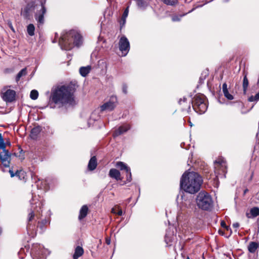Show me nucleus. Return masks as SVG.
Instances as JSON below:
<instances>
[{"instance_id":"nucleus-6","label":"nucleus","mask_w":259,"mask_h":259,"mask_svg":"<svg viewBox=\"0 0 259 259\" xmlns=\"http://www.w3.org/2000/svg\"><path fill=\"white\" fill-rule=\"evenodd\" d=\"M214 172L217 178H225L226 174V163L222 158H219L214 162Z\"/></svg>"},{"instance_id":"nucleus-8","label":"nucleus","mask_w":259,"mask_h":259,"mask_svg":"<svg viewBox=\"0 0 259 259\" xmlns=\"http://www.w3.org/2000/svg\"><path fill=\"white\" fill-rule=\"evenodd\" d=\"M119 48L122 53V55L125 56L129 52L130 49V42L128 39L125 36H122L119 41Z\"/></svg>"},{"instance_id":"nucleus-5","label":"nucleus","mask_w":259,"mask_h":259,"mask_svg":"<svg viewBox=\"0 0 259 259\" xmlns=\"http://www.w3.org/2000/svg\"><path fill=\"white\" fill-rule=\"evenodd\" d=\"M192 106L196 112L199 114L204 113L207 108L204 96L202 95L196 96L192 101Z\"/></svg>"},{"instance_id":"nucleus-29","label":"nucleus","mask_w":259,"mask_h":259,"mask_svg":"<svg viewBox=\"0 0 259 259\" xmlns=\"http://www.w3.org/2000/svg\"><path fill=\"white\" fill-rule=\"evenodd\" d=\"M38 179V182L36 181V183H37V187L41 189H47V186L45 182H44V184H42V182L41 181L40 184H39V181H40V179L38 178H37Z\"/></svg>"},{"instance_id":"nucleus-28","label":"nucleus","mask_w":259,"mask_h":259,"mask_svg":"<svg viewBox=\"0 0 259 259\" xmlns=\"http://www.w3.org/2000/svg\"><path fill=\"white\" fill-rule=\"evenodd\" d=\"M259 100V92L254 96H251L248 98L249 102H257Z\"/></svg>"},{"instance_id":"nucleus-22","label":"nucleus","mask_w":259,"mask_h":259,"mask_svg":"<svg viewBox=\"0 0 259 259\" xmlns=\"http://www.w3.org/2000/svg\"><path fill=\"white\" fill-rule=\"evenodd\" d=\"M149 3V0H138L137 4L141 9L146 8Z\"/></svg>"},{"instance_id":"nucleus-15","label":"nucleus","mask_w":259,"mask_h":259,"mask_svg":"<svg viewBox=\"0 0 259 259\" xmlns=\"http://www.w3.org/2000/svg\"><path fill=\"white\" fill-rule=\"evenodd\" d=\"M98 55V53L96 51H94L91 54V58L92 63L95 64L97 63V65H103V64L105 63L106 62L103 60H99L96 61V60L98 59L97 58Z\"/></svg>"},{"instance_id":"nucleus-20","label":"nucleus","mask_w":259,"mask_h":259,"mask_svg":"<svg viewBox=\"0 0 259 259\" xmlns=\"http://www.w3.org/2000/svg\"><path fill=\"white\" fill-rule=\"evenodd\" d=\"M90 66H82L79 69V73L82 76H85L91 71Z\"/></svg>"},{"instance_id":"nucleus-24","label":"nucleus","mask_w":259,"mask_h":259,"mask_svg":"<svg viewBox=\"0 0 259 259\" xmlns=\"http://www.w3.org/2000/svg\"><path fill=\"white\" fill-rule=\"evenodd\" d=\"M35 27L33 24H30L27 26V31L30 36H33L34 34Z\"/></svg>"},{"instance_id":"nucleus-7","label":"nucleus","mask_w":259,"mask_h":259,"mask_svg":"<svg viewBox=\"0 0 259 259\" xmlns=\"http://www.w3.org/2000/svg\"><path fill=\"white\" fill-rule=\"evenodd\" d=\"M117 104V100L115 96H111L109 100L100 107V111H110L113 110Z\"/></svg>"},{"instance_id":"nucleus-53","label":"nucleus","mask_w":259,"mask_h":259,"mask_svg":"<svg viewBox=\"0 0 259 259\" xmlns=\"http://www.w3.org/2000/svg\"><path fill=\"white\" fill-rule=\"evenodd\" d=\"M187 259H190V258H189V257H188Z\"/></svg>"},{"instance_id":"nucleus-32","label":"nucleus","mask_w":259,"mask_h":259,"mask_svg":"<svg viewBox=\"0 0 259 259\" xmlns=\"http://www.w3.org/2000/svg\"><path fill=\"white\" fill-rule=\"evenodd\" d=\"M5 148L6 144H5L2 134L0 133V149H4Z\"/></svg>"},{"instance_id":"nucleus-52","label":"nucleus","mask_w":259,"mask_h":259,"mask_svg":"<svg viewBox=\"0 0 259 259\" xmlns=\"http://www.w3.org/2000/svg\"><path fill=\"white\" fill-rule=\"evenodd\" d=\"M30 225H29V226H28V229L29 228H30Z\"/></svg>"},{"instance_id":"nucleus-3","label":"nucleus","mask_w":259,"mask_h":259,"mask_svg":"<svg viewBox=\"0 0 259 259\" xmlns=\"http://www.w3.org/2000/svg\"><path fill=\"white\" fill-rule=\"evenodd\" d=\"M82 43V38L75 30H70L61 36L59 45L62 50H70L74 46L79 47Z\"/></svg>"},{"instance_id":"nucleus-13","label":"nucleus","mask_w":259,"mask_h":259,"mask_svg":"<svg viewBox=\"0 0 259 259\" xmlns=\"http://www.w3.org/2000/svg\"><path fill=\"white\" fill-rule=\"evenodd\" d=\"M130 128V126L127 124H123L118 128L117 130H115L113 133V136L114 137H117L120 135L125 133Z\"/></svg>"},{"instance_id":"nucleus-2","label":"nucleus","mask_w":259,"mask_h":259,"mask_svg":"<svg viewBox=\"0 0 259 259\" xmlns=\"http://www.w3.org/2000/svg\"><path fill=\"white\" fill-rule=\"evenodd\" d=\"M201 177L195 172H185L180 182L181 188L186 192L194 194L198 192L202 183Z\"/></svg>"},{"instance_id":"nucleus-10","label":"nucleus","mask_w":259,"mask_h":259,"mask_svg":"<svg viewBox=\"0 0 259 259\" xmlns=\"http://www.w3.org/2000/svg\"><path fill=\"white\" fill-rule=\"evenodd\" d=\"M2 150L3 151L0 153V159L2 163L5 167H9L11 154L6 148Z\"/></svg>"},{"instance_id":"nucleus-18","label":"nucleus","mask_w":259,"mask_h":259,"mask_svg":"<svg viewBox=\"0 0 259 259\" xmlns=\"http://www.w3.org/2000/svg\"><path fill=\"white\" fill-rule=\"evenodd\" d=\"M97 166V159L95 156L92 157L88 164V168L91 170H93L96 168Z\"/></svg>"},{"instance_id":"nucleus-40","label":"nucleus","mask_w":259,"mask_h":259,"mask_svg":"<svg viewBox=\"0 0 259 259\" xmlns=\"http://www.w3.org/2000/svg\"><path fill=\"white\" fill-rule=\"evenodd\" d=\"M127 173V181H128V182H130L132 180V174H131V170L130 171V172H126Z\"/></svg>"},{"instance_id":"nucleus-44","label":"nucleus","mask_w":259,"mask_h":259,"mask_svg":"<svg viewBox=\"0 0 259 259\" xmlns=\"http://www.w3.org/2000/svg\"><path fill=\"white\" fill-rule=\"evenodd\" d=\"M9 172H10V175H11V177L12 178V177H14V176H16V172H15V173H14V172H13V171L12 170V169H10L9 170Z\"/></svg>"},{"instance_id":"nucleus-42","label":"nucleus","mask_w":259,"mask_h":259,"mask_svg":"<svg viewBox=\"0 0 259 259\" xmlns=\"http://www.w3.org/2000/svg\"><path fill=\"white\" fill-rule=\"evenodd\" d=\"M172 20L173 21H179L180 20V18L178 16H175L172 17Z\"/></svg>"},{"instance_id":"nucleus-51","label":"nucleus","mask_w":259,"mask_h":259,"mask_svg":"<svg viewBox=\"0 0 259 259\" xmlns=\"http://www.w3.org/2000/svg\"><path fill=\"white\" fill-rule=\"evenodd\" d=\"M248 191V189H245L244 190V193L245 194Z\"/></svg>"},{"instance_id":"nucleus-19","label":"nucleus","mask_w":259,"mask_h":259,"mask_svg":"<svg viewBox=\"0 0 259 259\" xmlns=\"http://www.w3.org/2000/svg\"><path fill=\"white\" fill-rule=\"evenodd\" d=\"M115 166L121 170H125L126 172H128L130 171V168L123 162L118 161L116 162Z\"/></svg>"},{"instance_id":"nucleus-33","label":"nucleus","mask_w":259,"mask_h":259,"mask_svg":"<svg viewBox=\"0 0 259 259\" xmlns=\"http://www.w3.org/2000/svg\"><path fill=\"white\" fill-rule=\"evenodd\" d=\"M24 172L22 170H17L16 172V176L18 177L20 180L24 178Z\"/></svg>"},{"instance_id":"nucleus-43","label":"nucleus","mask_w":259,"mask_h":259,"mask_svg":"<svg viewBox=\"0 0 259 259\" xmlns=\"http://www.w3.org/2000/svg\"><path fill=\"white\" fill-rule=\"evenodd\" d=\"M122 91L124 94L127 93V86L125 85H123L122 87Z\"/></svg>"},{"instance_id":"nucleus-9","label":"nucleus","mask_w":259,"mask_h":259,"mask_svg":"<svg viewBox=\"0 0 259 259\" xmlns=\"http://www.w3.org/2000/svg\"><path fill=\"white\" fill-rule=\"evenodd\" d=\"M37 12L35 15V18L38 23L42 24L44 22V15L46 12L44 5L41 3L40 5L36 6Z\"/></svg>"},{"instance_id":"nucleus-26","label":"nucleus","mask_w":259,"mask_h":259,"mask_svg":"<svg viewBox=\"0 0 259 259\" xmlns=\"http://www.w3.org/2000/svg\"><path fill=\"white\" fill-rule=\"evenodd\" d=\"M26 69H22L18 73V74H17V75L16 76V81L18 82L19 81V80L20 79V78L21 77V76H22L23 75L26 74Z\"/></svg>"},{"instance_id":"nucleus-30","label":"nucleus","mask_w":259,"mask_h":259,"mask_svg":"<svg viewBox=\"0 0 259 259\" xmlns=\"http://www.w3.org/2000/svg\"><path fill=\"white\" fill-rule=\"evenodd\" d=\"M38 93L36 90H32L30 93V98L32 100H36L38 98Z\"/></svg>"},{"instance_id":"nucleus-27","label":"nucleus","mask_w":259,"mask_h":259,"mask_svg":"<svg viewBox=\"0 0 259 259\" xmlns=\"http://www.w3.org/2000/svg\"><path fill=\"white\" fill-rule=\"evenodd\" d=\"M248 85V80L246 76H245L243 78V91L244 92H246L247 90V88Z\"/></svg>"},{"instance_id":"nucleus-14","label":"nucleus","mask_w":259,"mask_h":259,"mask_svg":"<svg viewBox=\"0 0 259 259\" xmlns=\"http://www.w3.org/2000/svg\"><path fill=\"white\" fill-rule=\"evenodd\" d=\"M109 176L116 180H121L120 172L119 170L115 168H111L109 172Z\"/></svg>"},{"instance_id":"nucleus-34","label":"nucleus","mask_w":259,"mask_h":259,"mask_svg":"<svg viewBox=\"0 0 259 259\" xmlns=\"http://www.w3.org/2000/svg\"><path fill=\"white\" fill-rule=\"evenodd\" d=\"M48 223V221L46 220H42L40 222L38 223L37 227L40 228L42 230L44 229V227L46 225V224Z\"/></svg>"},{"instance_id":"nucleus-12","label":"nucleus","mask_w":259,"mask_h":259,"mask_svg":"<svg viewBox=\"0 0 259 259\" xmlns=\"http://www.w3.org/2000/svg\"><path fill=\"white\" fill-rule=\"evenodd\" d=\"M34 4L29 3L27 6L22 9L21 14L25 19H29L31 15L32 12L34 10Z\"/></svg>"},{"instance_id":"nucleus-47","label":"nucleus","mask_w":259,"mask_h":259,"mask_svg":"<svg viewBox=\"0 0 259 259\" xmlns=\"http://www.w3.org/2000/svg\"><path fill=\"white\" fill-rule=\"evenodd\" d=\"M8 24H9V27L11 28V29L13 31H14V28H13V26H12V23H8Z\"/></svg>"},{"instance_id":"nucleus-35","label":"nucleus","mask_w":259,"mask_h":259,"mask_svg":"<svg viewBox=\"0 0 259 259\" xmlns=\"http://www.w3.org/2000/svg\"><path fill=\"white\" fill-rule=\"evenodd\" d=\"M125 22H126V18L121 17V19L119 21L120 28H122L124 26Z\"/></svg>"},{"instance_id":"nucleus-50","label":"nucleus","mask_w":259,"mask_h":259,"mask_svg":"<svg viewBox=\"0 0 259 259\" xmlns=\"http://www.w3.org/2000/svg\"><path fill=\"white\" fill-rule=\"evenodd\" d=\"M34 251L35 252L36 254H39V252H37V250H34Z\"/></svg>"},{"instance_id":"nucleus-23","label":"nucleus","mask_w":259,"mask_h":259,"mask_svg":"<svg viewBox=\"0 0 259 259\" xmlns=\"http://www.w3.org/2000/svg\"><path fill=\"white\" fill-rule=\"evenodd\" d=\"M258 247V244L254 242H251L248 246V250L250 252H254Z\"/></svg>"},{"instance_id":"nucleus-16","label":"nucleus","mask_w":259,"mask_h":259,"mask_svg":"<svg viewBox=\"0 0 259 259\" xmlns=\"http://www.w3.org/2000/svg\"><path fill=\"white\" fill-rule=\"evenodd\" d=\"M259 215V208L253 207L250 210L249 213H247L246 215L248 218H254Z\"/></svg>"},{"instance_id":"nucleus-46","label":"nucleus","mask_w":259,"mask_h":259,"mask_svg":"<svg viewBox=\"0 0 259 259\" xmlns=\"http://www.w3.org/2000/svg\"><path fill=\"white\" fill-rule=\"evenodd\" d=\"M106 243L109 245L110 244V239L109 238H107L106 239Z\"/></svg>"},{"instance_id":"nucleus-41","label":"nucleus","mask_w":259,"mask_h":259,"mask_svg":"<svg viewBox=\"0 0 259 259\" xmlns=\"http://www.w3.org/2000/svg\"><path fill=\"white\" fill-rule=\"evenodd\" d=\"M222 89H223V93L225 92L226 91H228L227 85L226 83H225L223 84Z\"/></svg>"},{"instance_id":"nucleus-49","label":"nucleus","mask_w":259,"mask_h":259,"mask_svg":"<svg viewBox=\"0 0 259 259\" xmlns=\"http://www.w3.org/2000/svg\"><path fill=\"white\" fill-rule=\"evenodd\" d=\"M6 146L7 145H8V146H10V142H6Z\"/></svg>"},{"instance_id":"nucleus-17","label":"nucleus","mask_w":259,"mask_h":259,"mask_svg":"<svg viewBox=\"0 0 259 259\" xmlns=\"http://www.w3.org/2000/svg\"><path fill=\"white\" fill-rule=\"evenodd\" d=\"M83 253V249L80 246H77L75 250V252L73 254V259H77L79 257L81 256Z\"/></svg>"},{"instance_id":"nucleus-11","label":"nucleus","mask_w":259,"mask_h":259,"mask_svg":"<svg viewBox=\"0 0 259 259\" xmlns=\"http://www.w3.org/2000/svg\"><path fill=\"white\" fill-rule=\"evenodd\" d=\"M16 92L14 90L4 89L2 92L3 99L6 102H11L15 100Z\"/></svg>"},{"instance_id":"nucleus-4","label":"nucleus","mask_w":259,"mask_h":259,"mask_svg":"<svg viewBox=\"0 0 259 259\" xmlns=\"http://www.w3.org/2000/svg\"><path fill=\"white\" fill-rule=\"evenodd\" d=\"M196 202L199 208L207 210L212 206V200L210 195L205 191H201L196 198Z\"/></svg>"},{"instance_id":"nucleus-37","label":"nucleus","mask_w":259,"mask_h":259,"mask_svg":"<svg viewBox=\"0 0 259 259\" xmlns=\"http://www.w3.org/2000/svg\"><path fill=\"white\" fill-rule=\"evenodd\" d=\"M128 12H129V10H128V7H127L124 12H123V14H122V16L121 17H123L124 18H127V16H128Z\"/></svg>"},{"instance_id":"nucleus-21","label":"nucleus","mask_w":259,"mask_h":259,"mask_svg":"<svg viewBox=\"0 0 259 259\" xmlns=\"http://www.w3.org/2000/svg\"><path fill=\"white\" fill-rule=\"evenodd\" d=\"M88 211V208L86 205H83L80 210V213L79 215V219L81 220L83 218H85L86 215H87Z\"/></svg>"},{"instance_id":"nucleus-48","label":"nucleus","mask_w":259,"mask_h":259,"mask_svg":"<svg viewBox=\"0 0 259 259\" xmlns=\"http://www.w3.org/2000/svg\"><path fill=\"white\" fill-rule=\"evenodd\" d=\"M221 226L223 227H227L226 225V224L225 223V222H221Z\"/></svg>"},{"instance_id":"nucleus-25","label":"nucleus","mask_w":259,"mask_h":259,"mask_svg":"<svg viewBox=\"0 0 259 259\" xmlns=\"http://www.w3.org/2000/svg\"><path fill=\"white\" fill-rule=\"evenodd\" d=\"M111 212L114 214H117L118 215H121L122 214V210L117 206H115L112 208Z\"/></svg>"},{"instance_id":"nucleus-45","label":"nucleus","mask_w":259,"mask_h":259,"mask_svg":"<svg viewBox=\"0 0 259 259\" xmlns=\"http://www.w3.org/2000/svg\"><path fill=\"white\" fill-rule=\"evenodd\" d=\"M233 227H234L235 228H237L239 227V223H235L233 224Z\"/></svg>"},{"instance_id":"nucleus-36","label":"nucleus","mask_w":259,"mask_h":259,"mask_svg":"<svg viewBox=\"0 0 259 259\" xmlns=\"http://www.w3.org/2000/svg\"><path fill=\"white\" fill-rule=\"evenodd\" d=\"M224 96L226 98H227L228 100H231L233 99V97L232 95H231L228 91L224 92Z\"/></svg>"},{"instance_id":"nucleus-31","label":"nucleus","mask_w":259,"mask_h":259,"mask_svg":"<svg viewBox=\"0 0 259 259\" xmlns=\"http://www.w3.org/2000/svg\"><path fill=\"white\" fill-rule=\"evenodd\" d=\"M165 4L167 5L174 6L178 3L177 0H162Z\"/></svg>"},{"instance_id":"nucleus-39","label":"nucleus","mask_w":259,"mask_h":259,"mask_svg":"<svg viewBox=\"0 0 259 259\" xmlns=\"http://www.w3.org/2000/svg\"><path fill=\"white\" fill-rule=\"evenodd\" d=\"M34 217V212L33 211L31 212L29 214V217H28V221H29V222L31 221L33 219Z\"/></svg>"},{"instance_id":"nucleus-1","label":"nucleus","mask_w":259,"mask_h":259,"mask_svg":"<svg viewBox=\"0 0 259 259\" xmlns=\"http://www.w3.org/2000/svg\"><path fill=\"white\" fill-rule=\"evenodd\" d=\"M76 83L71 82L68 84L59 85L52 88L50 101L59 107L74 105L76 104L74 93Z\"/></svg>"},{"instance_id":"nucleus-38","label":"nucleus","mask_w":259,"mask_h":259,"mask_svg":"<svg viewBox=\"0 0 259 259\" xmlns=\"http://www.w3.org/2000/svg\"><path fill=\"white\" fill-rule=\"evenodd\" d=\"M39 129L38 127H35L32 129L31 134H34L35 135L39 132Z\"/></svg>"}]
</instances>
